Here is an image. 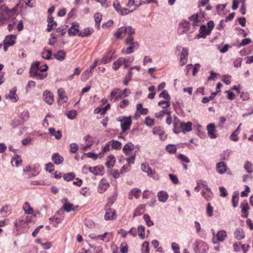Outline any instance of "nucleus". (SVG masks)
Segmentation results:
<instances>
[{"instance_id":"57","label":"nucleus","mask_w":253,"mask_h":253,"mask_svg":"<svg viewBox=\"0 0 253 253\" xmlns=\"http://www.w3.org/2000/svg\"><path fill=\"white\" fill-rule=\"evenodd\" d=\"M56 23L53 20L48 21V25L47 30L48 32H50L52 29L55 28L56 27Z\"/></svg>"},{"instance_id":"55","label":"nucleus","mask_w":253,"mask_h":253,"mask_svg":"<svg viewBox=\"0 0 253 253\" xmlns=\"http://www.w3.org/2000/svg\"><path fill=\"white\" fill-rule=\"evenodd\" d=\"M166 150L170 154H174L176 152V147L174 145L169 144L166 147Z\"/></svg>"},{"instance_id":"2","label":"nucleus","mask_w":253,"mask_h":253,"mask_svg":"<svg viewBox=\"0 0 253 253\" xmlns=\"http://www.w3.org/2000/svg\"><path fill=\"white\" fill-rule=\"evenodd\" d=\"M135 30L131 26L122 27L119 28L114 34V36L117 39H121L127 36L132 37L134 34Z\"/></svg>"},{"instance_id":"15","label":"nucleus","mask_w":253,"mask_h":253,"mask_svg":"<svg viewBox=\"0 0 253 253\" xmlns=\"http://www.w3.org/2000/svg\"><path fill=\"white\" fill-rule=\"evenodd\" d=\"M141 169L144 172L147 173L148 176H152L155 173V171L152 170L147 163H142L141 165Z\"/></svg>"},{"instance_id":"32","label":"nucleus","mask_w":253,"mask_h":253,"mask_svg":"<svg viewBox=\"0 0 253 253\" xmlns=\"http://www.w3.org/2000/svg\"><path fill=\"white\" fill-rule=\"evenodd\" d=\"M71 35L75 36L79 33V24L77 22H74L72 26L70 28L68 32Z\"/></svg>"},{"instance_id":"39","label":"nucleus","mask_w":253,"mask_h":253,"mask_svg":"<svg viewBox=\"0 0 253 253\" xmlns=\"http://www.w3.org/2000/svg\"><path fill=\"white\" fill-rule=\"evenodd\" d=\"M201 194L202 196L208 201L211 200L213 196L212 193L208 187H207L205 191H203L201 192Z\"/></svg>"},{"instance_id":"4","label":"nucleus","mask_w":253,"mask_h":253,"mask_svg":"<svg viewBox=\"0 0 253 253\" xmlns=\"http://www.w3.org/2000/svg\"><path fill=\"white\" fill-rule=\"evenodd\" d=\"M117 121L121 122V127L123 132L130 129L132 123L131 117L122 116L117 118Z\"/></svg>"},{"instance_id":"47","label":"nucleus","mask_w":253,"mask_h":253,"mask_svg":"<svg viewBox=\"0 0 253 253\" xmlns=\"http://www.w3.org/2000/svg\"><path fill=\"white\" fill-rule=\"evenodd\" d=\"M134 61V57L129 56L126 58H120L117 61V63H128Z\"/></svg>"},{"instance_id":"34","label":"nucleus","mask_w":253,"mask_h":253,"mask_svg":"<svg viewBox=\"0 0 253 253\" xmlns=\"http://www.w3.org/2000/svg\"><path fill=\"white\" fill-rule=\"evenodd\" d=\"M90 138L91 136L89 135H86L84 137V140L87 142V144L85 145H81L82 150L85 151L93 145L92 141L90 140Z\"/></svg>"},{"instance_id":"31","label":"nucleus","mask_w":253,"mask_h":253,"mask_svg":"<svg viewBox=\"0 0 253 253\" xmlns=\"http://www.w3.org/2000/svg\"><path fill=\"white\" fill-rule=\"evenodd\" d=\"M158 198L159 201L165 203L169 197L168 193L164 191H160L157 194Z\"/></svg>"},{"instance_id":"6","label":"nucleus","mask_w":253,"mask_h":253,"mask_svg":"<svg viewBox=\"0 0 253 253\" xmlns=\"http://www.w3.org/2000/svg\"><path fill=\"white\" fill-rule=\"evenodd\" d=\"M113 6L117 12L121 15H126L133 11V10H129L126 8H122L119 0H115Z\"/></svg>"},{"instance_id":"58","label":"nucleus","mask_w":253,"mask_h":253,"mask_svg":"<svg viewBox=\"0 0 253 253\" xmlns=\"http://www.w3.org/2000/svg\"><path fill=\"white\" fill-rule=\"evenodd\" d=\"M132 77V73L130 70H129L128 72L127 75H126L124 80V84L126 85L128 84V82L131 80Z\"/></svg>"},{"instance_id":"1","label":"nucleus","mask_w":253,"mask_h":253,"mask_svg":"<svg viewBox=\"0 0 253 253\" xmlns=\"http://www.w3.org/2000/svg\"><path fill=\"white\" fill-rule=\"evenodd\" d=\"M47 69V64H32L30 71V76L39 79H43L46 77V74L43 72Z\"/></svg>"},{"instance_id":"7","label":"nucleus","mask_w":253,"mask_h":253,"mask_svg":"<svg viewBox=\"0 0 253 253\" xmlns=\"http://www.w3.org/2000/svg\"><path fill=\"white\" fill-rule=\"evenodd\" d=\"M64 218V212L63 211H57L54 216L49 218L51 223L53 224L54 226H56L57 224L62 222Z\"/></svg>"},{"instance_id":"59","label":"nucleus","mask_w":253,"mask_h":253,"mask_svg":"<svg viewBox=\"0 0 253 253\" xmlns=\"http://www.w3.org/2000/svg\"><path fill=\"white\" fill-rule=\"evenodd\" d=\"M213 209L211 206L210 204L207 205L206 209V213L209 217H211L213 215Z\"/></svg>"},{"instance_id":"53","label":"nucleus","mask_w":253,"mask_h":253,"mask_svg":"<svg viewBox=\"0 0 253 253\" xmlns=\"http://www.w3.org/2000/svg\"><path fill=\"white\" fill-rule=\"evenodd\" d=\"M94 20L96 23V25L97 26L98 28L100 26V23L102 19V15L100 13H96L94 15Z\"/></svg>"},{"instance_id":"27","label":"nucleus","mask_w":253,"mask_h":253,"mask_svg":"<svg viewBox=\"0 0 253 253\" xmlns=\"http://www.w3.org/2000/svg\"><path fill=\"white\" fill-rule=\"evenodd\" d=\"M216 170L219 174H223L227 170V166L224 162H220L216 164Z\"/></svg>"},{"instance_id":"44","label":"nucleus","mask_w":253,"mask_h":253,"mask_svg":"<svg viewBox=\"0 0 253 253\" xmlns=\"http://www.w3.org/2000/svg\"><path fill=\"white\" fill-rule=\"evenodd\" d=\"M166 114L170 115L171 114V112L167 110H163L159 112L156 113L155 116L158 119H162Z\"/></svg>"},{"instance_id":"3","label":"nucleus","mask_w":253,"mask_h":253,"mask_svg":"<svg viewBox=\"0 0 253 253\" xmlns=\"http://www.w3.org/2000/svg\"><path fill=\"white\" fill-rule=\"evenodd\" d=\"M125 43L126 44L128 45L129 46L126 49H123L122 50V52L124 54H129L132 53L138 46V43L133 42V38L132 36L129 37V38H127Z\"/></svg>"},{"instance_id":"62","label":"nucleus","mask_w":253,"mask_h":253,"mask_svg":"<svg viewBox=\"0 0 253 253\" xmlns=\"http://www.w3.org/2000/svg\"><path fill=\"white\" fill-rule=\"evenodd\" d=\"M145 124L147 126H152L154 125V120L147 117L145 119Z\"/></svg>"},{"instance_id":"26","label":"nucleus","mask_w":253,"mask_h":253,"mask_svg":"<svg viewBox=\"0 0 253 253\" xmlns=\"http://www.w3.org/2000/svg\"><path fill=\"white\" fill-rule=\"evenodd\" d=\"M1 11L4 13V14L7 16V19L13 16L15 13L14 9H9L5 6L1 5L0 8Z\"/></svg>"},{"instance_id":"38","label":"nucleus","mask_w":253,"mask_h":253,"mask_svg":"<svg viewBox=\"0 0 253 253\" xmlns=\"http://www.w3.org/2000/svg\"><path fill=\"white\" fill-rule=\"evenodd\" d=\"M22 208L25 214H31L33 213V209L31 207L29 202H25L23 204Z\"/></svg>"},{"instance_id":"33","label":"nucleus","mask_w":253,"mask_h":253,"mask_svg":"<svg viewBox=\"0 0 253 253\" xmlns=\"http://www.w3.org/2000/svg\"><path fill=\"white\" fill-rule=\"evenodd\" d=\"M22 161L21 157L17 154L14 155L11 160L12 165L16 167H18L19 165L22 163Z\"/></svg>"},{"instance_id":"48","label":"nucleus","mask_w":253,"mask_h":253,"mask_svg":"<svg viewBox=\"0 0 253 253\" xmlns=\"http://www.w3.org/2000/svg\"><path fill=\"white\" fill-rule=\"evenodd\" d=\"M54 56L56 59H58V60L62 61L65 58V53L63 51L60 50L56 53L54 55Z\"/></svg>"},{"instance_id":"37","label":"nucleus","mask_w":253,"mask_h":253,"mask_svg":"<svg viewBox=\"0 0 253 253\" xmlns=\"http://www.w3.org/2000/svg\"><path fill=\"white\" fill-rule=\"evenodd\" d=\"M63 200L65 201L63 205V208L66 211L70 212L71 211H74L75 210V207H74L73 205L67 202V198H64Z\"/></svg>"},{"instance_id":"18","label":"nucleus","mask_w":253,"mask_h":253,"mask_svg":"<svg viewBox=\"0 0 253 253\" xmlns=\"http://www.w3.org/2000/svg\"><path fill=\"white\" fill-rule=\"evenodd\" d=\"M140 193V189L137 188H133L129 192L128 198L130 200H132L133 198L137 199L139 198Z\"/></svg>"},{"instance_id":"40","label":"nucleus","mask_w":253,"mask_h":253,"mask_svg":"<svg viewBox=\"0 0 253 253\" xmlns=\"http://www.w3.org/2000/svg\"><path fill=\"white\" fill-rule=\"evenodd\" d=\"M200 35H198L199 38H205L207 35H208L210 34V32H208V28L205 25H202L201 26L200 30Z\"/></svg>"},{"instance_id":"54","label":"nucleus","mask_w":253,"mask_h":253,"mask_svg":"<svg viewBox=\"0 0 253 253\" xmlns=\"http://www.w3.org/2000/svg\"><path fill=\"white\" fill-rule=\"evenodd\" d=\"M142 253H149V243L144 242L141 245Z\"/></svg>"},{"instance_id":"20","label":"nucleus","mask_w":253,"mask_h":253,"mask_svg":"<svg viewBox=\"0 0 253 253\" xmlns=\"http://www.w3.org/2000/svg\"><path fill=\"white\" fill-rule=\"evenodd\" d=\"M51 159L54 163L58 165L61 164L64 160V158L61 155H60L58 153H54L52 155Z\"/></svg>"},{"instance_id":"61","label":"nucleus","mask_w":253,"mask_h":253,"mask_svg":"<svg viewBox=\"0 0 253 253\" xmlns=\"http://www.w3.org/2000/svg\"><path fill=\"white\" fill-rule=\"evenodd\" d=\"M20 118L23 121H27L29 118V114L28 111H24L20 116Z\"/></svg>"},{"instance_id":"42","label":"nucleus","mask_w":253,"mask_h":253,"mask_svg":"<svg viewBox=\"0 0 253 253\" xmlns=\"http://www.w3.org/2000/svg\"><path fill=\"white\" fill-rule=\"evenodd\" d=\"M109 143H110L112 149L120 150L121 148L122 143L118 140L113 139L109 141Z\"/></svg>"},{"instance_id":"23","label":"nucleus","mask_w":253,"mask_h":253,"mask_svg":"<svg viewBox=\"0 0 253 253\" xmlns=\"http://www.w3.org/2000/svg\"><path fill=\"white\" fill-rule=\"evenodd\" d=\"M241 208L242 209V217H247L248 216V210L249 209L248 202L246 201H243L241 204Z\"/></svg>"},{"instance_id":"14","label":"nucleus","mask_w":253,"mask_h":253,"mask_svg":"<svg viewBox=\"0 0 253 253\" xmlns=\"http://www.w3.org/2000/svg\"><path fill=\"white\" fill-rule=\"evenodd\" d=\"M58 102L59 103H64L68 101V98L65 94V91L62 88L58 89Z\"/></svg>"},{"instance_id":"41","label":"nucleus","mask_w":253,"mask_h":253,"mask_svg":"<svg viewBox=\"0 0 253 253\" xmlns=\"http://www.w3.org/2000/svg\"><path fill=\"white\" fill-rule=\"evenodd\" d=\"M112 234L109 232H105L102 235H97V240H101L105 242H109L110 240V235Z\"/></svg>"},{"instance_id":"52","label":"nucleus","mask_w":253,"mask_h":253,"mask_svg":"<svg viewBox=\"0 0 253 253\" xmlns=\"http://www.w3.org/2000/svg\"><path fill=\"white\" fill-rule=\"evenodd\" d=\"M244 168L248 173H251L253 172V164L249 161L246 163Z\"/></svg>"},{"instance_id":"9","label":"nucleus","mask_w":253,"mask_h":253,"mask_svg":"<svg viewBox=\"0 0 253 253\" xmlns=\"http://www.w3.org/2000/svg\"><path fill=\"white\" fill-rule=\"evenodd\" d=\"M227 237V232L224 230H221L216 234V238H212V241L214 244L218 242H223Z\"/></svg>"},{"instance_id":"19","label":"nucleus","mask_w":253,"mask_h":253,"mask_svg":"<svg viewBox=\"0 0 253 253\" xmlns=\"http://www.w3.org/2000/svg\"><path fill=\"white\" fill-rule=\"evenodd\" d=\"M136 112L135 113V116L139 117L141 115H146L148 112V110L147 108H143L142 105L141 103H139L136 105Z\"/></svg>"},{"instance_id":"36","label":"nucleus","mask_w":253,"mask_h":253,"mask_svg":"<svg viewBox=\"0 0 253 253\" xmlns=\"http://www.w3.org/2000/svg\"><path fill=\"white\" fill-rule=\"evenodd\" d=\"M48 130L49 134L54 136L56 139H59L61 138L62 135L60 130L56 131L53 127H50Z\"/></svg>"},{"instance_id":"30","label":"nucleus","mask_w":253,"mask_h":253,"mask_svg":"<svg viewBox=\"0 0 253 253\" xmlns=\"http://www.w3.org/2000/svg\"><path fill=\"white\" fill-rule=\"evenodd\" d=\"M234 236L238 240H242L245 237L244 232L241 228H237L235 230Z\"/></svg>"},{"instance_id":"43","label":"nucleus","mask_w":253,"mask_h":253,"mask_svg":"<svg viewBox=\"0 0 253 253\" xmlns=\"http://www.w3.org/2000/svg\"><path fill=\"white\" fill-rule=\"evenodd\" d=\"M242 124H240L237 129L232 132L231 135L230 136V138L231 140L234 141H237L239 139V137H238V135L240 133V127L241 126Z\"/></svg>"},{"instance_id":"60","label":"nucleus","mask_w":253,"mask_h":253,"mask_svg":"<svg viewBox=\"0 0 253 253\" xmlns=\"http://www.w3.org/2000/svg\"><path fill=\"white\" fill-rule=\"evenodd\" d=\"M70 148L71 153H76L79 149V146L77 143H73L70 145Z\"/></svg>"},{"instance_id":"5","label":"nucleus","mask_w":253,"mask_h":253,"mask_svg":"<svg viewBox=\"0 0 253 253\" xmlns=\"http://www.w3.org/2000/svg\"><path fill=\"white\" fill-rule=\"evenodd\" d=\"M194 249L196 253H207L209 249V247L204 241L197 240L195 243Z\"/></svg>"},{"instance_id":"51","label":"nucleus","mask_w":253,"mask_h":253,"mask_svg":"<svg viewBox=\"0 0 253 253\" xmlns=\"http://www.w3.org/2000/svg\"><path fill=\"white\" fill-rule=\"evenodd\" d=\"M77 115V112L75 110L69 111L66 113V115H67L68 118L70 120L74 119L76 117Z\"/></svg>"},{"instance_id":"28","label":"nucleus","mask_w":253,"mask_h":253,"mask_svg":"<svg viewBox=\"0 0 253 253\" xmlns=\"http://www.w3.org/2000/svg\"><path fill=\"white\" fill-rule=\"evenodd\" d=\"M16 39V36L14 35H10L6 37L4 41V43L6 44L8 46H12L14 44Z\"/></svg>"},{"instance_id":"16","label":"nucleus","mask_w":253,"mask_h":253,"mask_svg":"<svg viewBox=\"0 0 253 253\" xmlns=\"http://www.w3.org/2000/svg\"><path fill=\"white\" fill-rule=\"evenodd\" d=\"M17 91L16 87H13L10 90L9 93L6 96V98H9L13 102H16L18 100V96L16 93Z\"/></svg>"},{"instance_id":"24","label":"nucleus","mask_w":253,"mask_h":253,"mask_svg":"<svg viewBox=\"0 0 253 253\" xmlns=\"http://www.w3.org/2000/svg\"><path fill=\"white\" fill-rule=\"evenodd\" d=\"M181 122H180L176 117L174 118V120L173 121V131L175 133H179V132H181Z\"/></svg>"},{"instance_id":"11","label":"nucleus","mask_w":253,"mask_h":253,"mask_svg":"<svg viewBox=\"0 0 253 253\" xmlns=\"http://www.w3.org/2000/svg\"><path fill=\"white\" fill-rule=\"evenodd\" d=\"M207 129L209 136L211 138L215 139L218 136L214 124H209L207 126Z\"/></svg>"},{"instance_id":"8","label":"nucleus","mask_w":253,"mask_h":253,"mask_svg":"<svg viewBox=\"0 0 253 253\" xmlns=\"http://www.w3.org/2000/svg\"><path fill=\"white\" fill-rule=\"evenodd\" d=\"M88 169V170L92 173L94 175H103L104 168L102 166H98L94 167H89L87 168L86 166H84L83 167V171H84L85 170Z\"/></svg>"},{"instance_id":"12","label":"nucleus","mask_w":253,"mask_h":253,"mask_svg":"<svg viewBox=\"0 0 253 253\" xmlns=\"http://www.w3.org/2000/svg\"><path fill=\"white\" fill-rule=\"evenodd\" d=\"M43 99L46 103L51 105L54 102L53 94L50 91H45L43 93Z\"/></svg>"},{"instance_id":"64","label":"nucleus","mask_w":253,"mask_h":253,"mask_svg":"<svg viewBox=\"0 0 253 253\" xmlns=\"http://www.w3.org/2000/svg\"><path fill=\"white\" fill-rule=\"evenodd\" d=\"M135 157H136V154H134L132 156L126 159V160L128 164L127 165H129L130 166V165L134 164Z\"/></svg>"},{"instance_id":"35","label":"nucleus","mask_w":253,"mask_h":253,"mask_svg":"<svg viewBox=\"0 0 253 253\" xmlns=\"http://www.w3.org/2000/svg\"><path fill=\"white\" fill-rule=\"evenodd\" d=\"M116 160L115 157L111 155H109L107 158V162L106 163V166L108 169H110L114 167L115 164Z\"/></svg>"},{"instance_id":"50","label":"nucleus","mask_w":253,"mask_h":253,"mask_svg":"<svg viewBox=\"0 0 253 253\" xmlns=\"http://www.w3.org/2000/svg\"><path fill=\"white\" fill-rule=\"evenodd\" d=\"M239 194L238 193H235L232 196V202L233 204V207L234 208H236L238 206V201H239Z\"/></svg>"},{"instance_id":"56","label":"nucleus","mask_w":253,"mask_h":253,"mask_svg":"<svg viewBox=\"0 0 253 253\" xmlns=\"http://www.w3.org/2000/svg\"><path fill=\"white\" fill-rule=\"evenodd\" d=\"M143 219L145 221L146 224L148 226H151L153 225L154 223L151 220L150 216L147 214H145L143 215Z\"/></svg>"},{"instance_id":"29","label":"nucleus","mask_w":253,"mask_h":253,"mask_svg":"<svg viewBox=\"0 0 253 253\" xmlns=\"http://www.w3.org/2000/svg\"><path fill=\"white\" fill-rule=\"evenodd\" d=\"M181 132L185 133L186 132L190 131L192 130V124L190 122L185 123L181 122Z\"/></svg>"},{"instance_id":"45","label":"nucleus","mask_w":253,"mask_h":253,"mask_svg":"<svg viewBox=\"0 0 253 253\" xmlns=\"http://www.w3.org/2000/svg\"><path fill=\"white\" fill-rule=\"evenodd\" d=\"M92 31V29L85 28L79 33V35L81 37H87L91 34Z\"/></svg>"},{"instance_id":"46","label":"nucleus","mask_w":253,"mask_h":253,"mask_svg":"<svg viewBox=\"0 0 253 253\" xmlns=\"http://www.w3.org/2000/svg\"><path fill=\"white\" fill-rule=\"evenodd\" d=\"M145 227L143 225H139L137 228L138 235L141 239L145 238Z\"/></svg>"},{"instance_id":"21","label":"nucleus","mask_w":253,"mask_h":253,"mask_svg":"<svg viewBox=\"0 0 253 253\" xmlns=\"http://www.w3.org/2000/svg\"><path fill=\"white\" fill-rule=\"evenodd\" d=\"M188 49L183 47L180 56V60L181 63H186L188 61Z\"/></svg>"},{"instance_id":"13","label":"nucleus","mask_w":253,"mask_h":253,"mask_svg":"<svg viewBox=\"0 0 253 253\" xmlns=\"http://www.w3.org/2000/svg\"><path fill=\"white\" fill-rule=\"evenodd\" d=\"M200 67V64H195L194 66H193V64H188L186 68V75L190 72H192L193 76H195L199 70Z\"/></svg>"},{"instance_id":"63","label":"nucleus","mask_w":253,"mask_h":253,"mask_svg":"<svg viewBox=\"0 0 253 253\" xmlns=\"http://www.w3.org/2000/svg\"><path fill=\"white\" fill-rule=\"evenodd\" d=\"M160 97H162L166 99V100H170V96L168 91L166 90L163 91L159 95Z\"/></svg>"},{"instance_id":"17","label":"nucleus","mask_w":253,"mask_h":253,"mask_svg":"<svg viewBox=\"0 0 253 253\" xmlns=\"http://www.w3.org/2000/svg\"><path fill=\"white\" fill-rule=\"evenodd\" d=\"M121 91H120V89L114 88L112 90L110 98L111 101L116 102L118 100L119 98L121 97Z\"/></svg>"},{"instance_id":"25","label":"nucleus","mask_w":253,"mask_h":253,"mask_svg":"<svg viewBox=\"0 0 253 253\" xmlns=\"http://www.w3.org/2000/svg\"><path fill=\"white\" fill-rule=\"evenodd\" d=\"M104 218L106 220H113L115 218V211L113 209H108L105 214Z\"/></svg>"},{"instance_id":"10","label":"nucleus","mask_w":253,"mask_h":253,"mask_svg":"<svg viewBox=\"0 0 253 253\" xmlns=\"http://www.w3.org/2000/svg\"><path fill=\"white\" fill-rule=\"evenodd\" d=\"M110 186L109 183L105 178H102L97 187V191L100 193H104Z\"/></svg>"},{"instance_id":"22","label":"nucleus","mask_w":253,"mask_h":253,"mask_svg":"<svg viewBox=\"0 0 253 253\" xmlns=\"http://www.w3.org/2000/svg\"><path fill=\"white\" fill-rule=\"evenodd\" d=\"M134 146L132 143L129 142L126 144L123 148V152L126 155H129L130 151L134 149Z\"/></svg>"},{"instance_id":"49","label":"nucleus","mask_w":253,"mask_h":253,"mask_svg":"<svg viewBox=\"0 0 253 253\" xmlns=\"http://www.w3.org/2000/svg\"><path fill=\"white\" fill-rule=\"evenodd\" d=\"M84 224L85 226L89 228H93L95 227L94 222L89 218L85 219Z\"/></svg>"}]
</instances>
